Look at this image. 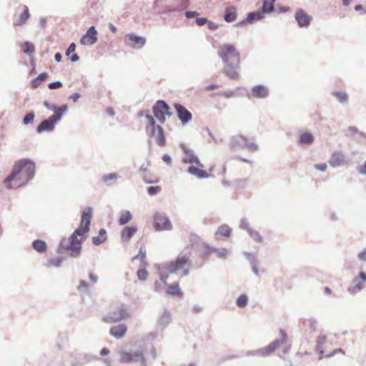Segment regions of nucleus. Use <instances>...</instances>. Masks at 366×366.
I'll return each instance as SVG.
<instances>
[{"label":"nucleus","instance_id":"f257e3e1","mask_svg":"<svg viewBox=\"0 0 366 366\" xmlns=\"http://www.w3.org/2000/svg\"><path fill=\"white\" fill-rule=\"evenodd\" d=\"M35 172V164L29 159H22L14 163L11 174L4 180L8 189H15L25 185Z\"/></svg>","mask_w":366,"mask_h":366},{"label":"nucleus","instance_id":"f03ea898","mask_svg":"<svg viewBox=\"0 0 366 366\" xmlns=\"http://www.w3.org/2000/svg\"><path fill=\"white\" fill-rule=\"evenodd\" d=\"M218 54L222 58L226 66L224 67L225 74L232 79H236L239 77L237 69L240 64V55L234 46L225 44L219 49Z\"/></svg>","mask_w":366,"mask_h":366},{"label":"nucleus","instance_id":"7ed1b4c3","mask_svg":"<svg viewBox=\"0 0 366 366\" xmlns=\"http://www.w3.org/2000/svg\"><path fill=\"white\" fill-rule=\"evenodd\" d=\"M92 216V208H86L81 214V224L79 227L76 229L71 236L69 249L71 252L72 257H75L80 253L81 249V241L84 239L85 234L89 230Z\"/></svg>","mask_w":366,"mask_h":366},{"label":"nucleus","instance_id":"20e7f679","mask_svg":"<svg viewBox=\"0 0 366 366\" xmlns=\"http://www.w3.org/2000/svg\"><path fill=\"white\" fill-rule=\"evenodd\" d=\"M226 165L224 164L217 162L212 164L209 169V171L207 172L204 167H197L194 165H191L188 168V172L192 175L196 176L198 178H208L216 177L219 176H224L226 173Z\"/></svg>","mask_w":366,"mask_h":366},{"label":"nucleus","instance_id":"39448f33","mask_svg":"<svg viewBox=\"0 0 366 366\" xmlns=\"http://www.w3.org/2000/svg\"><path fill=\"white\" fill-rule=\"evenodd\" d=\"M146 118L148 121V124L146 127L147 134L150 137H154L159 146H164L166 140L162 128L159 125H156L155 121L151 115H147Z\"/></svg>","mask_w":366,"mask_h":366},{"label":"nucleus","instance_id":"423d86ee","mask_svg":"<svg viewBox=\"0 0 366 366\" xmlns=\"http://www.w3.org/2000/svg\"><path fill=\"white\" fill-rule=\"evenodd\" d=\"M67 107L66 105L58 108L54 111V114L51 116L48 119L44 120L37 127V132L41 133L44 131H51L54 124L59 121L63 113L66 110Z\"/></svg>","mask_w":366,"mask_h":366},{"label":"nucleus","instance_id":"0eeeda50","mask_svg":"<svg viewBox=\"0 0 366 366\" xmlns=\"http://www.w3.org/2000/svg\"><path fill=\"white\" fill-rule=\"evenodd\" d=\"M231 147L234 149L238 148H247L251 152H255L258 149V146L255 143H249L248 140L242 135H238L232 138L230 143Z\"/></svg>","mask_w":366,"mask_h":366},{"label":"nucleus","instance_id":"6e6552de","mask_svg":"<svg viewBox=\"0 0 366 366\" xmlns=\"http://www.w3.org/2000/svg\"><path fill=\"white\" fill-rule=\"evenodd\" d=\"M153 113L155 117L161 122L164 123L165 116H171L172 113L169 112V107L165 102L159 100L153 107Z\"/></svg>","mask_w":366,"mask_h":366},{"label":"nucleus","instance_id":"1a4fd4ad","mask_svg":"<svg viewBox=\"0 0 366 366\" xmlns=\"http://www.w3.org/2000/svg\"><path fill=\"white\" fill-rule=\"evenodd\" d=\"M129 317V313L127 310L123 305H121L117 307L114 311L112 315L105 316L103 317L102 320L106 323H114L119 322L122 320H124Z\"/></svg>","mask_w":366,"mask_h":366},{"label":"nucleus","instance_id":"9d476101","mask_svg":"<svg viewBox=\"0 0 366 366\" xmlns=\"http://www.w3.org/2000/svg\"><path fill=\"white\" fill-rule=\"evenodd\" d=\"M119 361L122 363H131L141 361L144 363L145 360L142 351L132 353L127 351H121L119 352Z\"/></svg>","mask_w":366,"mask_h":366},{"label":"nucleus","instance_id":"9b49d317","mask_svg":"<svg viewBox=\"0 0 366 366\" xmlns=\"http://www.w3.org/2000/svg\"><path fill=\"white\" fill-rule=\"evenodd\" d=\"M189 256L186 254H179L175 261L170 262L167 269L170 272H177L183 269L188 264Z\"/></svg>","mask_w":366,"mask_h":366},{"label":"nucleus","instance_id":"f8f14e48","mask_svg":"<svg viewBox=\"0 0 366 366\" xmlns=\"http://www.w3.org/2000/svg\"><path fill=\"white\" fill-rule=\"evenodd\" d=\"M155 229L157 231L171 230L172 224L169 219L162 214L157 213L154 215Z\"/></svg>","mask_w":366,"mask_h":366},{"label":"nucleus","instance_id":"ddd939ff","mask_svg":"<svg viewBox=\"0 0 366 366\" xmlns=\"http://www.w3.org/2000/svg\"><path fill=\"white\" fill-rule=\"evenodd\" d=\"M174 109L177 112L178 118L183 124H185L190 122L192 118V115L184 106L180 104H175Z\"/></svg>","mask_w":366,"mask_h":366},{"label":"nucleus","instance_id":"4468645a","mask_svg":"<svg viewBox=\"0 0 366 366\" xmlns=\"http://www.w3.org/2000/svg\"><path fill=\"white\" fill-rule=\"evenodd\" d=\"M182 150L184 151L186 157L183 159V162L189 163L192 165H194L197 167H204V165L199 162L198 158L194 154V152L190 149L187 148L185 146L182 147Z\"/></svg>","mask_w":366,"mask_h":366},{"label":"nucleus","instance_id":"2eb2a0df","mask_svg":"<svg viewBox=\"0 0 366 366\" xmlns=\"http://www.w3.org/2000/svg\"><path fill=\"white\" fill-rule=\"evenodd\" d=\"M97 31L94 26H91L81 37L80 43L83 45H92L97 41Z\"/></svg>","mask_w":366,"mask_h":366},{"label":"nucleus","instance_id":"dca6fc26","mask_svg":"<svg viewBox=\"0 0 366 366\" xmlns=\"http://www.w3.org/2000/svg\"><path fill=\"white\" fill-rule=\"evenodd\" d=\"M127 44L134 49H140L146 43V39L142 36H137L134 34H128L126 36Z\"/></svg>","mask_w":366,"mask_h":366},{"label":"nucleus","instance_id":"f3484780","mask_svg":"<svg viewBox=\"0 0 366 366\" xmlns=\"http://www.w3.org/2000/svg\"><path fill=\"white\" fill-rule=\"evenodd\" d=\"M20 9L21 14L15 19L14 22V26H21L24 24L30 16L29 8L26 5L20 6Z\"/></svg>","mask_w":366,"mask_h":366},{"label":"nucleus","instance_id":"a211bd4d","mask_svg":"<svg viewBox=\"0 0 366 366\" xmlns=\"http://www.w3.org/2000/svg\"><path fill=\"white\" fill-rule=\"evenodd\" d=\"M295 19L300 26H307L311 20V17L302 9H299L296 11Z\"/></svg>","mask_w":366,"mask_h":366},{"label":"nucleus","instance_id":"6ab92c4d","mask_svg":"<svg viewBox=\"0 0 366 366\" xmlns=\"http://www.w3.org/2000/svg\"><path fill=\"white\" fill-rule=\"evenodd\" d=\"M127 331V327L125 325L121 324L113 326L110 328V335L117 339L122 338Z\"/></svg>","mask_w":366,"mask_h":366},{"label":"nucleus","instance_id":"aec40b11","mask_svg":"<svg viewBox=\"0 0 366 366\" xmlns=\"http://www.w3.org/2000/svg\"><path fill=\"white\" fill-rule=\"evenodd\" d=\"M252 94L256 98H265L269 94L268 89L263 85H257L252 88Z\"/></svg>","mask_w":366,"mask_h":366},{"label":"nucleus","instance_id":"412c9836","mask_svg":"<svg viewBox=\"0 0 366 366\" xmlns=\"http://www.w3.org/2000/svg\"><path fill=\"white\" fill-rule=\"evenodd\" d=\"M280 343L279 341H274L268 346L259 350V353L262 356H268L273 353L277 348L280 347Z\"/></svg>","mask_w":366,"mask_h":366},{"label":"nucleus","instance_id":"4be33fe9","mask_svg":"<svg viewBox=\"0 0 366 366\" xmlns=\"http://www.w3.org/2000/svg\"><path fill=\"white\" fill-rule=\"evenodd\" d=\"M329 162L334 167L340 166L345 162L344 156L341 152H335L332 155Z\"/></svg>","mask_w":366,"mask_h":366},{"label":"nucleus","instance_id":"5701e85b","mask_svg":"<svg viewBox=\"0 0 366 366\" xmlns=\"http://www.w3.org/2000/svg\"><path fill=\"white\" fill-rule=\"evenodd\" d=\"M242 227L247 230L251 237L257 242H262V237L260 234L252 228L249 227V224L247 222H242Z\"/></svg>","mask_w":366,"mask_h":366},{"label":"nucleus","instance_id":"b1692460","mask_svg":"<svg viewBox=\"0 0 366 366\" xmlns=\"http://www.w3.org/2000/svg\"><path fill=\"white\" fill-rule=\"evenodd\" d=\"M237 19V10L234 6L226 9L224 11V19L227 22H232Z\"/></svg>","mask_w":366,"mask_h":366},{"label":"nucleus","instance_id":"393cba45","mask_svg":"<svg viewBox=\"0 0 366 366\" xmlns=\"http://www.w3.org/2000/svg\"><path fill=\"white\" fill-rule=\"evenodd\" d=\"M366 282V273L364 272H361L360 273L359 277L354 280L353 283L355 287L352 288V291L355 292L356 290H360L364 285V283Z\"/></svg>","mask_w":366,"mask_h":366},{"label":"nucleus","instance_id":"a878e982","mask_svg":"<svg viewBox=\"0 0 366 366\" xmlns=\"http://www.w3.org/2000/svg\"><path fill=\"white\" fill-rule=\"evenodd\" d=\"M137 229L136 227H126L122 231V239L124 241H128L136 233Z\"/></svg>","mask_w":366,"mask_h":366},{"label":"nucleus","instance_id":"bb28decb","mask_svg":"<svg viewBox=\"0 0 366 366\" xmlns=\"http://www.w3.org/2000/svg\"><path fill=\"white\" fill-rule=\"evenodd\" d=\"M167 294L172 296L182 297V292L177 283L170 285L167 287Z\"/></svg>","mask_w":366,"mask_h":366},{"label":"nucleus","instance_id":"cd10ccee","mask_svg":"<svg viewBox=\"0 0 366 366\" xmlns=\"http://www.w3.org/2000/svg\"><path fill=\"white\" fill-rule=\"evenodd\" d=\"M107 239V232L104 229H101L99 232V236L93 237L92 242L95 245H99Z\"/></svg>","mask_w":366,"mask_h":366},{"label":"nucleus","instance_id":"c85d7f7f","mask_svg":"<svg viewBox=\"0 0 366 366\" xmlns=\"http://www.w3.org/2000/svg\"><path fill=\"white\" fill-rule=\"evenodd\" d=\"M32 246L34 249H35L36 252L39 253H44L47 249V246L45 242L40 239H36L34 241Z\"/></svg>","mask_w":366,"mask_h":366},{"label":"nucleus","instance_id":"c756f323","mask_svg":"<svg viewBox=\"0 0 366 366\" xmlns=\"http://www.w3.org/2000/svg\"><path fill=\"white\" fill-rule=\"evenodd\" d=\"M313 141L314 137L311 133L304 132L300 136L299 142L301 144H310Z\"/></svg>","mask_w":366,"mask_h":366},{"label":"nucleus","instance_id":"7c9ffc66","mask_svg":"<svg viewBox=\"0 0 366 366\" xmlns=\"http://www.w3.org/2000/svg\"><path fill=\"white\" fill-rule=\"evenodd\" d=\"M48 77V74L46 72L40 74L36 79H33L31 82L33 89H36L42 81H44Z\"/></svg>","mask_w":366,"mask_h":366},{"label":"nucleus","instance_id":"2f4dec72","mask_svg":"<svg viewBox=\"0 0 366 366\" xmlns=\"http://www.w3.org/2000/svg\"><path fill=\"white\" fill-rule=\"evenodd\" d=\"M231 232L232 229L228 225L223 224L218 228L216 234L217 235L229 237L231 234Z\"/></svg>","mask_w":366,"mask_h":366},{"label":"nucleus","instance_id":"473e14b6","mask_svg":"<svg viewBox=\"0 0 366 366\" xmlns=\"http://www.w3.org/2000/svg\"><path fill=\"white\" fill-rule=\"evenodd\" d=\"M262 14L259 12L249 13L246 19L243 20L241 24L252 23L254 20H259L262 19Z\"/></svg>","mask_w":366,"mask_h":366},{"label":"nucleus","instance_id":"72a5a7b5","mask_svg":"<svg viewBox=\"0 0 366 366\" xmlns=\"http://www.w3.org/2000/svg\"><path fill=\"white\" fill-rule=\"evenodd\" d=\"M21 50L24 54L31 55L34 52V46L29 41H25L21 45Z\"/></svg>","mask_w":366,"mask_h":366},{"label":"nucleus","instance_id":"f704fd0d","mask_svg":"<svg viewBox=\"0 0 366 366\" xmlns=\"http://www.w3.org/2000/svg\"><path fill=\"white\" fill-rule=\"evenodd\" d=\"M276 0H264L262 6V12L263 13H269L274 10V2Z\"/></svg>","mask_w":366,"mask_h":366},{"label":"nucleus","instance_id":"c9c22d12","mask_svg":"<svg viewBox=\"0 0 366 366\" xmlns=\"http://www.w3.org/2000/svg\"><path fill=\"white\" fill-rule=\"evenodd\" d=\"M132 219V214L129 211H125L122 213L119 219V223L121 225H124L128 223Z\"/></svg>","mask_w":366,"mask_h":366},{"label":"nucleus","instance_id":"e433bc0d","mask_svg":"<svg viewBox=\"0 0 366 366\" xmlns=\"http://www.w3.org/2000/svg\"><path fill=\"white\" fill-rule=\"evenodd\" d=\"M62 259L61 257L51 258L47 261L46 267H59L61 264Z\"/></svg>","mask_w":366,"mask_h":366},{"label":"nucleus","instance_id":"4c0bfd02","mask_svg":"<svg viewBox=\"0 0 366 366\" xmlns=\"http://www.w3.org/2000/svg\"><path fill=\"white\" fill-rule=\"evenodd\" d=\"M248 302L247 297L245 295H240L236 301V304L239 307H244Z\"/></svg>","mask_w":366,"mask_h":366},{"label":"nucleus","instance_id":"58836bf2","mask_svg":"<svg viewBox=\"0 0 366 366\" xmlns=\"http://www.w3.org/2000/svg\"><path fill=\"white\" fill-rule=\"evenodd\" d=\"M333 95L342 103L345 102L347 100V96L344 92H335Z\"/></svg>","mask_w":366,"mask_h":366},{"label":"nucleus","instance_id":"ea45409f","mask_svg":"<svg viewBox=\"0 0 366 366\" xmlns=\"http://www.w3.org/2000/svg\"><path fill=\"white\" fill-rule=\"evenodd\" d=\"M213 252L220 258H225L227 255V250L225 248L214 249Z\"/></svg>","mask_w":366,"mask_h":366},{"label":"nucleus","instance_id":"a19ab883","mask_svg":"<svg viewBox=\"0 0 366 366\" xmlns=\"http://www.w3.org/2000/svg\"><path fill=\"white\" fill-rule=\"evenodd\" d=\"M148 272L146 269H139L137 272V277L140 280H145L147 278Z\"/></svg>","mask_w":366,"mask_h":366},{"label":"nucleus","instance_id":"79ce46f5","mask_svg":"<svg viewBox=\"0 0 366 366\" xmlns=\"http://www.w3.org/2000/svg\"><path fill=\"white\" fill-rule=\"evenodd\" d=\"M34 119V114L33 113H29L24 118L23 122L24 124H29L33 122Z\"/></svg>","mask_w":366,"mask_h":366},{"label":"nucleus","instance_id":"37998d69","mask_svg":"<svg viewBox=\"0 0 366 366\" xmlns=\"http://www.w3.org/2000/svg\"><path fill=\"white\" fill-rule=\"evenodd\" d=\"M161 190H162V189L159 186L150 187L148 188V193L150 195H154V194L159 193Z\"/></svg>","mask_w":366,"mask_h":366},{"label":"nucleus","instance_id":"c03bdc74","mask_svg":"<svg viewBox=\"0 0 366 366\" xmlns=\"http://www.w3.org/2000/svg\"><path fill=\"white\" fill-rule=\"evenodd\" d=\"M118 178V175L117 174H110L108 175H106L103 177V179L104 182H108L110 180H116Z\"/></svg>","mask_w":366,"mask_h":366},{"label":"nucleus","instance_id":"a18cd8bd","mask_svg":"<svg viewBox=\"0 0 366 366\" xmlns=\"http://www.w3.org/2000/svg\"><path fill=\"white\" fill-rule=\"evenodd\" d=\"M48 86L50 89H59V88L61 87L62 84L60 81H55V82L49 84Z\"/></svg>","mask_w":366,"mask_h":366},{"label":"nucleus","instance_id":"49530a36","mask_svg":"<svg viewBox=\"0 0 366 366\" xmlns=\"http://www.w3.org/2000/svg\"><path fill=\"white\" fill-rule=\"evenodd\" d=\"M76 49V45L74 43H71L66 50V54L69 56L71 53H74Z\"/></svg>","mask_w":366,"mask_h":366},{"label":"nucleus","instance_id":"de8ad7c7","mask_svg":"<svg viewBox=\"0 0 366 366\" xmlns=\"http://www.w3.org/2000/svg\"><path fill=\"white\" fill-rule=\"evenodd\" d=\"M315 167L318 170L324 172L327 169V166L325 163H323V164H317L315 165Z\"/></svg>","mask_w":366,"mask_h":366},{"label":"nucleus","instance_id":"09e8293b","mask_svg":"<svg viewBox=\"0 0 366 366\" xmlns=\"http://www.w3.org/2000/svg\"><path fill=\"white\" fill-rule=\"evenodd\" d=\"M357 171L360 174L366 175V162L357 168Z\"/></svg>","mask_w":366,"mask_h":366},{"label":"nucleus","instance_id":"8fccbe9b","mask_svg":"<svg viewBox=\"0 0 366 366\" xmlns=\"http://www.w3.org/2000/svg\"><path fill=\"white\" fill-rule=\"evenodd\" d=\"M207 20L205 18L201 17V18H197L196 19V23L199 26H203L207 23Z\"/></svg>","mask_w":366,"mask_h":366},{"label":"nucleus","instance_id":"3c124183","mask_svg":"<svg viewBox=\"0 0 366 366\" xmlns=\"http://www.w3.org/2000/svg\"><path fill=\"white\" fill-rule=\"evenodd\" d=\"M198 14H199L197 11H187L185 13V16L188 19L196 17L197 16H198Z\"/></svg>","mask_w":366,"mask_h":366},{"label":"nucleus","instance_id":"603ef678","mask_svg":"<svg viewBox=\"0 0 366 366\" xmlns=\"http://www.w3.org/2000/svg\"><path fill=\"white\" fill-rule=\"evenodd\" d=\"M163 161L167 163V164L170 165L172 164V159L170 156L167 154H165L163 155Z\"/></svg>","mask_w":366,"mask_h":366},{"label":"nucleus","instance_id":"864d4df0","mask_svg":"<svg viewBox=\"0 0 366 366\" xmlns=\"http://www.w3.org/2000/svg\"><path fill=\"white\" fill-rule=\"evenodd\" d=\"M280 334H281V336H282V342H281V343L284 344L287 340V335L286 332L284 330H280Z\"/></svg>","mask_w":366,"mask_h":366},{"label":"nucleus","instance_id":"5fc2aeb1","mask_svg":"<svg viewBox=\"0 0 366 366\" xmlns=\"http://www.w3.org/2000/svg\"><path fill=\"white\" fill-rule=\"evenodd\" d=\"M358 257L362 261H366V248L362 252L359 253Z\"/></svg>","mask_w":366,"mask_h":366},{"label":"nucleus","instance_id":"6e6d98bb","mask_svg":"<svg viewBox=\"0 0 366 366\" xmlns=\"http://www.w3.org/2000/svg\"><path fill=\"white\" fill-rule=\"evenodd\" d=\"M219 88V86L217 84H211V85H208L205 87V90L207 91H211V90H214V89H218Z\"/></svg>","mask_w":366,"mask_h":366},{"label":"nucleus","instance_id":"4d7b16f0","mask_svg":"<svg viewBox=\"0 0 366 366\" xmlns=\"http://www.w3.org/2000/svg\"><path fill=\"white\" fill-rule=\"evenodd\" d=\"M89 279L92 283H96L98 280V277L96 274L91 273L89 274Z\"/></svg>","mask_w":366,"mask_h":366},{"label":"nucleus","instance_id":"13d9d810","mask_svg":"<svg viewBox=\"0 0 366 366\" xmlns=\"http://www.w3.org/2000/svg\"><path fill=\"white\" fill-rule=\"evenodd\" d=\"M162 288V284L159 282H156L154 284V289L157 292L161 291Z\"/></svg>","mask_w":366,"mask_h":366},{"label":"nucleus","instance_id":"bf43d9fd","mask_svg":"<svg viewBox=\"0 0 366 366\" xmlns=\"http://www.w3.org/2000/svg\"><path fill=\"white\" fill-rule=\"evenodd\" d=\"M79 97H80V95L78 93H74L71 96V99L73 100L74 102H76L79 99Z\"/></svg>","mask_w":366,"mask_h":366},{"label":"nucleus","instance_id":"052dcab7","mask_svg":"<svg viewBox=\"0 0 366 366\" xmlns=\"http://www.w3.org/2000/svg\"><path fill=\"white\" fill-rule=\"evenodd\" d=\"M71 61H76L79 60V57L76 54H73L70 57Z\"/></svg>","mask_w":366,"mask_h":366},{"label":"nucleus","instance_id":"680f3d73","mask_svg":"<svg viewBox=\"0 0 366 366\" xmlns=\"http://www.w3.org/2000/svg\"><path fill=\"white\" fill-rule=\"evenodd\" d=\"M167 276H164V275L160 276V281L162 282L163 285L167 284Z\"/></svg>","mask_w":366,"mask_h":366},{"label":"nucleus","instance_id":"e2e57ef3","mask_svg":"<svg viewBox=\"0 0 366 366\" xmlns=\"http://www.w3.org/2000/svg\"><path fill=\"white\" fill-rule=\"evenodd\" d=\"M54 58L57 62H59L61 60V54L60 53H56L54 56Z\"/></svg>","mask_w":366,"mask_h":366},{"label":"nucleus","instance_id":"0e129e2a","mask_svg":"<svg viewBox=\"0 0 366 366\" xmlns=\"http://www.w3.org/2000/svg\"><path fill=\"white\" fill-rule=\"evenodd\" d=\"M100 353H101L102 355H108L109 353V349L104 347V348H103L101 350Z\"/></svg>","mask_w":366,"mask_h":366},{"label":"nucleus","instance_id":"69168bd1","mask_svg":"<svg viewBox=\"0 0 366 366\" xmlns=\"http://www.w3.org/2000/svg\"><path fill=\"white\" fill-rule=\"evenodd\" d=\"M87 287V283L85 281H81L79 284V288Z\"/></svg>","mask_w":366,"mask_h":366},{"label":"nucleus","instance_id":"338daca9","mask_svg":"<svg viewBox=\"0 0 366 366\" xmlns=\"http://www.w3.org/2000/svg\"><path fill=\"white\" fill-rule=\"evenodd\" d=\"M209 27L212 29H216L217 28V26L212 22H209Z\"/></svg>","mask_w":366,"mask_h":366},{"label":"nucleus","instance_id":"774afa93","mask_svg":"<svg viewBox=\"0 0 366 366\" xmlns=\"http://www.w3.org/2000/svg\"><path fill=\"white\" fill-rule=\"evenodd\" d=\"M144 179L147 183H149V184L157 182V180H154V179H147L146 177H144Z\"/></svg>","mask_w":366,"mask_h":366}]
</instances>
